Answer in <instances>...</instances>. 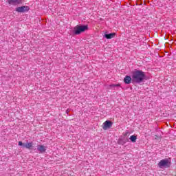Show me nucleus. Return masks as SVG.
<instances>
[{
	"label": "nucleus",
	"mask_w": 176,
	"mask_h": 176,
	"mask_svg": "<svg viewBox=\"0 0 176 176\" xmlns=\"http://www.w3.org/2000/svg\"><path fill=\"white\" fill-rule=\"evenodd\" d=\"M119 86H120V84H116V85L113 84V85H110V87L111 89H113L114 87H119Z\"/></svg>",
	"instance_id": "obj_12"
},
{
	"label": "nucleus",
	"mask_w": 176,
	"mask_h": 176,
	"mask_svg": "<svg viewBox=\"0 0 176 176\" xmlns=\"http://www.w3.org/2000/svg\"><path fill=\"white\" fill-rule=\"evenodd\" d=\"M129 140H131V142H135L137 141V137L133 135L129 138Z\"/></svg>",
	"instance_id": "obj_10"
},
{
	"label": "nucleus",
	"mask_w": 176,
	"mask_h": 176,
	"mask_svg": "<svg viewBox=\"0 0 176 176\" xmlns=\"http://www.w3.org/2000/svg\"><path fill=\"white\" fill-rule=\"evenodd\" d=\"M115 35H116V33H110V34H104V37L106 39H112V38L115 37Z\"/></svg>",
	"instance_id": "obj_8"
},
{
	"label": "nucleus",
	"mask_w": 176,
	"mask_h": 176,
	"mask_svg": "<svg viewBox=\"0 0 176 176\" xmlns=\"http://www.w3.org/2000/svg\"><path fill=\"white\" fill-rule=\"evenodd\" d=\"M87 30V25H76L74 27L75 35H79L82 32H85Z\"/></svg>",
	"instance_id": "obj_3"
},
{
	"label": "nucleus",
	"mask_w": 176,
	"mask_h": 176,
	"mask_svg": "<svg viewBox=\"0 0 176 176\" xmlns=\"http://www.w3.org/2000/svg\"><path fill=\"white\" fill-rule=\"evenodd\" d=\"M28 10H30V7L25 6L16 8V12H18V13H25V12H28Z\"/></svg>",
	"instance_id": "obj_5"
},
{
	"label": "nucleus",
	"mask_w": 176,
	"mask_h": 176,
	"mask_svg": "<svg viewBox=\"0 0 176 176\" xmlns=\"http://www.w3.org/2000/svg\"><path fill=\"white\" fill-rule=\"evenodd\" d=\"M18 145L19 146H23V148H26V149H32V148H34V143L32 142H27L25 144H24L23 142L19 141Z\"/></svg>",
	"instance_id": "obj_4"
},
{
	"label": "nucleus",
	"mask_w": 176,
	"mask_h": 176,
	"mask_svg": "<svg viewBox=\"0 0 176 176\" xmlns=\"http://www.w3.org/2000/svg\"><path fill=\"white\" fill-rule=\"evenodd\" d=\"M127 134H129V132H126V133L125 134V135H126Z\"/></svg>",
	"instance_id": "obj_13"
},
{
	"label": "nucleus",
	"mask_w": 176,
	"mask_h": 176,
	"mask_svg": "<svg viewBox=\"0 0 176 176\" xmlns=\"http://www.w3.org/2000/svg\"><path fill=\"white\" fill-rule=\"evenodd\" d=\"M8 3L11 5V3H20L21 0H7Z\"/></svg>",
	"instance_id": "obj_9"
},
{
	"label": "nucleus",
	"mask_w": 176,
	"mask_h": 176,
	"mask_svg": "<svg viewBox=\"0 0 176 176\" xmlns=\"http://www.w3.org/2000/svg\"><path fill=\"white\" fill-rule=\"evenodd\" d=\"M112 124H113V123L111 121H105L102 125L103 130H108V129H111V127H112Z\"/></svg>",
	"instance_id": "obj_6"
},
{
	"label": "nucleus",
	"mask_w": 176,
	"mask_h": 176,
	"mask_svg": "<svg viewBox=\"0 0 176 176\" xmlns=\"http://www.w3.org/2000/svg\"><path fill=\"white\" fill-rule=\"evenodd\" d=\"M124 82L126 85H130L131 83V77L130 76H126L124 78Z\"/></svg>",
	"instance_id": "obj_7"
},
{
	"label": "nucleus",
	"mask_w": 176,
	"mask_h": 176,
	"mask_svg": "<svg viewBox=\"0 0 176 176\" xmlns=\"http://www.w3.org/2000/svg\"><path fill=\"white\" fill-rule=\"evenodd\" d=\"M37 149H38V151H39V152H43V151H45V146H38Z\"/></svg>",
	"instance_id": "obj_11"
},
{
	"label": "nucleus",
	"mask_w": 176,
	"mask_h": 176,
	"mask_svg": "<svg viewBox=\"0 0 176 176\" xmlns=\"http://www.w3.org/2000/svg\"><path fill=\"white\" fill-rule=\"evenodd\" d=\"M171 166V160L168 159H164L160 161L158 163V167L160 168H168V167H170Z\"/></svg>",
	"instance_id": "obj_2"
},
{
	"label": "nucleus",
	"mask_w": 176,
	"mask_h": 176,
	"mask_svg": "<svg viewBox=\"0 0 176 176\" xmlns=\"http://www.w3.org/2000/svg\"><path fill=\"white\" fill-rule=\"evenodd\" d=\"M145 79V73L141 70H135L132 74V80L135 83H141Z\"/></svg>",
	"instance_id": "obj_1"
}]
</instances>
